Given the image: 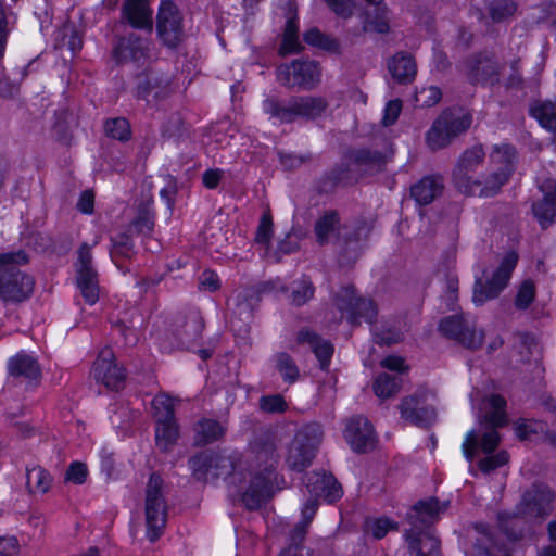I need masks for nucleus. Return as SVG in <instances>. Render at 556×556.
<instances>
[{"label":"nucleus","mask_w":556,"mask_h":556,"mask_svg":"<svg viewBox=\"0 0 556 556\" xmlns=\"http://www.w3.org/2000/svg\"><path fill=\"white\" fill-rule=\"evenodd\" d=\"M212 469L210 480L227 477L232 473L235 466L230 457L211 452Z\"/></svg>","instance_id":"nucleus-51"},{"label":"nucleus","mask_w":556,"mask_h":556,"mask_svg":"<svg viewBox=\"0 0 556 556\" xmlns=\"http://www.w3.org/2000/svg\"><path fill=\"white\" fill-rule=\"evenodd\" d=\"M112 53L117 63L144 64L153 58V43L149 37L131 33L116 40Z\"/></svg>","instance_id":"nucleus-14"},{"label":"nucleus","mask_w":556,"mask_h":556,"mask_svg":"<svg viewBox=\"0 0 556 556\" xmlns=\"http://www.w3.org/2000/svg\"><path fill=\"white\" fill-rule=\"evenodd\" d=\"M8 371L14 379L28 384H37L41 378L39 363L34 356L24 352H20L9 359Z\"/></svg>","instance_id":"nucleus-26"},{"label":"nucleus","mask_w":556,"mask_h":556,"mask_svg":"<svg viewBox=\"0 0 556 556\" xmlns=\"http://www.w3.org/2000/svg\"><path fill=\"white\" fill-rule=\"evenodd\" d=\"M492 160L498 164L496 172L485 180L484 185L477 188V193L480 197H492L496 194L501 187L507 182L510 174L514 170V163L516 160V149L509 144L496 147L492 153Z\"/></svg>","instance_id":"nucleus-15"},{"label":"nucleus","mask_w":556,"mask_h":556,"mask_svg":"<svg viewBox=\"0 0 556 556\" xmlns=\"http://www.w3.org/2000/svg\"><path fill=\"white\" fill-rule=\"evenodd\" d=\"M473 529L476 535L466 556H511L505 544L494 538L488 526L476 523Z\"/></svg>","instance_id":"nucleus-25"},{"label":"nucleus","mask_w":556,"mask_h":556,"mask_svg":"<svg viewBox=\"0 0 556 556\" xmlns=\"http://www.w3.org/2000/svg\"><path fill=\"white\" fill-rule=\"evenodd\" d=\"M336 305L348 314L352 325H358L361 319L371 324L377 316L378 309L371 299L358 296L353 286L342 288L336 296Z\"/></svg>","instance_id":"nucleus-13"},{"label":"nucleus","mask_w":556,"mask_h":556,"mask_svg":"<svg viewBox=\"0 0 556 556\" xmlns=\"http://www.w3.org/2000/svg\"><path fill=\"white\" fill-rule=\"evenodd\" d=\"M387 164L386 155L367 148L350 150L344 161L331 168L323 178V187L329 190L339 185H350L365 175H374L383 170Z\"/></svg>","instance_id":"nucleus-3"},{"label":"nucleus","mask_w":556,"mask_h":556,"mask_svg":"<svg viewBox=\"0 0 556 556\" xmlns=\"http://www.w3.org/2000/svg\"><path fill=\"white\" fill-rule=\"evenodd\" d=\"M346 224H341L339 213L334 210L325 211L315 222L314 233L319 245L333 244V240L342 235Z\"/></svg>","instance_id":"nucleus-28"},{"label":"nucleus","mask_w":556,"mask_h":556,"mask_svg":"<svg viewBox=\"0 0 556 556\" xmlns=\"http://www.w3.org/2000/svg\"><path fill=\"white\" fill-rule=\"evenodd\" d=\"M203 329L204 320L197 309L177 313L169 326V331L177 340L178 345L186 349L200 340Z\"/></svg>","instance_id":"nucleus-17"},{"label":"nucleus","mask_w":556,"mask_h":556,"mask_svg":"<svg viewBox=\"0 0 556 556\" xmlns=\"http://www.w3.org/2000/svg\"><path fill=\"white\" fill-rule=\"evenodd\" d=\"M402 384V379L397 374H380L374 382V392L378 397L387 399L395 395Z\"/></svg>","instance_id":"nucleus-41"},{"label":"nucleus","mask_w":556,"mask_h":556,"mask_svg":"<svg viewBox=\"0 0 556 556\" xmlns=\"http://www.w3.org/2000/svg\"><path fill=\"white\" fill-rule=\"evenodd\" d=\"M92 375L94 379L110 390H119L124 387L125 372L115 362V356L110 348L100 351L93 363Z\"/></svg>","instance_id":"nucleus-21"},{"label":"nucleus","mask_w":556,"mask_h":556,"mask_svg":"<svg viewBox=\"0 0 556 556\" xmlns=\"http://www.w3.org/2000/svg\"><path fill=\"white\" fill-rule=\"evenodd\" d=\"M298 342L308 344L319 362L320 369H328L334 351L333 345L329 341L320 338L311 330L302 329L298 333Z\"/></svg>","instance_id":"nucleus-32"},{"label":"nucleus","mask_w":556,"mask_h":556,"mask_svg":"<svg viewBox=\"0 0 556 556\" xmlns=\"http://www.w3.org/2000/svg\"><path fill=\"white\" fill-rule=\"evenodd\" d=\"M276 369L288 383H294L300 371L294 359L286 352H279L275 355Z\"/></svg>","instance_id":"nucleus-44"},{"label":"nucleus","mask_w":556,"mask_h":556,"mask_svg":"<svg viewBox=\"0 0 556 556\" xmlns=\"http://www.w3.org/2000/svg\"><path fill=\"white\" fill-rule=\"evenodd\" d=\"M529 114L548 131H556V106L552 101L535 100L529 106Z\"/></svg>","instance_id":"nucleus-37"},{"label":"nucleus","mask_w":556,"mask_h":556,"mask_svg":"<svg viewBox=\"0 0 556 556\" xmlns=\"http://www.w3.org/2000/svg\"><path fill=\"white\" fill-rule=\"evenodd\" d=\"M315 293V288L309 278L303 277L292 282V290L289 295L290 303L295 306H302L307 303Z\"/></svg>","instance_id":"nucleus-42"},{"label":"nucleus","mask_w":556,"mask_h":556,"mask_svg":"<svg viewBox=\"0 0 556 556\" xmlns=\"http://www.w3.org/2000/svg\"><path fill=\"white\" fill-rule=\"evenodd\" d=\"M327 108L328 102L325 98L313 96L291 97L286 103L276 97H268L263 101L264 113L281 124L293 123L298 118L316 119Z\"/></svg>","instance_id":"nucleus-5"},{"label":"nucleus","mask_w":556,"mask_h":556,"mask_svg":"<svg viewBox=\"0 0 556 556\" xmlns=\"http://www.w3.org/2000/svg\"><path fill=\"white\" fill-rule=\"evenodd\" d=\"M440 331L470 350L479 349L484 340L482 330L477 331L475 326L466 321L460 315L443 318L439 324Z\"/></svg>","instance_id":"nucleus-20"},{"label":"nucleus","mask_w":556,"mask_h":556,"mask_svg":"<svg viewBox=\"0 0 556 556\" xmlns=\"http://www.w3.org/2000/svg\"><path fill=\"white\" fill-rule=\"evenodd\" d=\"M155 439L157 447L166 452L178 439L179 430L175 419L156 421Z\"/></svg>","instance_id":"nucleus-40"},{"label":"nucleus","mask_w":556,"mask_h":556,"mask_svg":"<svg viewBox=\"0 0 556 556\" xmlns=\"http://www.w3.org/2000/svg\"><path fill=\"white\" fill-rule=\"evenodd\" d=\"M156 30L161 40L169 48L177 47L182 40V17L174 2L166 0L161 3L156 17Z\"/></svg>","instance_id":"nucleus-18"},{"label":"nucleus","mask_w":556,"mask_h":556,"mask_svg":"<svg viewBox=\"0 0 556 556\" xmlns=\"http://www.w3.org/2000/svg\"><path fill=\"white\" fill-rule=\"evenodd\" d=\"M279 443L277 431L265 429L250 444V483L241 497L250 510L258 509L274 494L277 484L276 468L280 459Z\"/></svg>","instance_id":"nucleus-1"},{"label":"nucleus","mask_w":556,"mask_h":556,"mask_svg":"<svg viewBox=\"0 0 556 556\" xmlns=\"http://www.w3.org/2000/svg\"><path fill=\"white\" fill-rule=\"evenodd\" d=\"M189 467L193 477L199 481H210L212 469L211 452H203L189 460Z\"/></svg>","instance_id":"nucleus-46"},{"label":"nucleus","mask_w":556,"mask_h":556,"mask_svg":"<svg viewBox=\"0 0 556 556\" xmlns=\"http://www.w3.org/2000/svg\"><path fill=\"white\" fill-rule=\"evenodd\" d=\"M258 407L266 414H282L288 409V403L281 394H269L260 397Z\"/></svg>","instance_id":"nucleus-52"},{"label":"nucleus","mask_w":556,"mask_h":556,"mask_svg":"<svg viewBox=\"0 0 556 556\" xmlns=\"http://www.w3.org/2000/svg\"><path fill=\"white\" fill-rule=\"evenodd\" d=\"M509 75L504 79L506 90H521L525 87V79L520 72V59L516 58L509 62Z\"/></svg>","instance_id":"nucleus-54"},{"label":"nucleus","mask_w":556,"mask_h":556,"mask_svg":"<svg viewBox=\"0 0 556 556\" xmlns=\"http://www.w3.org/2000/svg\"><path fill=\"white\" fill-rule=\"evenodd\" d=\"M532 212L543 229L556 222V188L545 192L541 201L533 203Z\"/></svg>","instance_id":"nucleus-35"},{"label":"nucleus","mask_w":556,"mask_h":556,"mask_svg":"<svg viewBox=\"0 0 556 556\" xmlns=\"http://www.w3.org/2000/svg\"><path fill=\"white\" fill-rule=\"evenodd\" d=\"M484 151L481 147H473L466 150L453 172L455 187L465 194L475 195L480 180H472L470 173L475 172L484 159Z\"/></svg>","instance_id":"nucleus-16"},{"label":"nucleus","mask_w":556,"mask_h":556,"mask_svg":"<svg viewBox=\"0 0 556 556\" xmlns=\"http://www.w3.org/2000/svg\"><path fill=\"white\" fill-rule=\"evenodd\" d=\"M403 419L418 427L428 428L437 419V412L432 406L424 405L416 395L403 399L400 405Z\"/></svg>","instance_id":"nucleus-27"},{"label":"nucleus","mask_w":556,"mask_h":556,"mask_svg":"<svg viewBox=\"0 0 556 556\" xmlns=\"http://www.w3.org/2000/svg\"><path fill=\"white\" fill-rule=\"evenodd\" d=\"M273 218L269 212H265L260 220L255 240L260 243H268L273 233Z\"/></svg>","instance_id":"nucleus-61"},{"label":"nucleus","mask_w":556,"mask_h":556,"mask_svg":"<svg viewBox=\"0 0 556 556\" xmlns=\"http://www.w3.org/2000/svg\"><path fill=\"white\" fill-rule=\"evenodd\" d=\"M28 263L23 250L0 253V299L5 303H22L34 292L35 279L20 269Z\"/></svg>","instance_id":"nucleus-4"},{"label":"nucleus","mask_w":556,"mask_h":556,"mask_svg":"<svg viewBox=\"0 0 556 556\" xmlns=\"http://www.w3.org/2000/svg\"><path fill=\"white\" fill-rule=\"evenodd\" d=\"M152 408L156 421L175 419L173 399L167 394H157L152 400Z\"/></svg>","instance_id":"nucleus-48"},{"label":"nucleus","mask_w":556,"mask_h":556,"mask_svg":"<svg viewBox=\"0 0 556 556\" xmlns=\"http://www.w3.org/2000/svg\"><path fill=\"white\" fill-rule=\"evenodd\" d=\"M503 64L492 52H480L466 63V75L472 85L494 87L501 84Z\"/></svg>","instance_id":"nucleus-12"},{"label":"nucleus","mask_w":556,"mask_h":556,"mask_svg":"<svg viewBox=\"0 0 556 556\" xmlns=\"http://www.w3.org/2000/svg\"><path fill=\"white\" fill-rule=\"evenodd\" d=\"M105 135L119 141H128L131 137L129 122L124 117L109 118L104 123Z\"/></svg>","instance_id":"nucleus-45"},{"label":"nucleus","mask_w":556,"mask_h":556,"mask_svg":"<svg viewBox=\"0 0 556 556\" xmlns=\"http://www.w3.org/2000/svg\"><path fill=\"white\" fill-rule=\"evenodd\" d=\"M489 405L491 410L484 415L485 421L492 428L504 426L507 421L506 414L504 412L506 406L505 399L498 394H493L489 397ZM498 443L500 435L495 429H491L483 433L481 440L479 434L475 430H471L467 433L464 440L463 452L467 460L472 462L479 446L484 453L491 454L495 451Z\"/></svg>","instance_id":"nucleus-6"},{"label":"nucleus","mask_w":556,"mask_h":556,"mask_svg":"<svg viewBox=\"0 0 556 556\" xmlns=\"http://www.w3.org/2000/svg\"><path fill=\"white\" fill-rule=\"evenodd\" d=\"M112 247L110 249L111 258L117 264L118 257L130 258L134 252V242L128 232L118 233L111 238Z\"/></svg>","instance_id":"nucleus-43"},{"label":"nucleus","mask_w":556,"mask_h":556,"mask_svg":"<svg viewBox=\"0 0 556 556\" xmlns=\"http://www.w3.org/2000/svg\"><path fill=\"white\" fill-rule=\"evenodd\" d=\"M307 488L316 496L333 503L342 496V488L331 473L314 472L307 478Z\"/></svg>","instance_id":"nucleus-31"},{"label":"nucleus","mask_w":556,"mask_h":556,"mask_svg":"<svg viewBox=\"0 0 556 556\" xmlns=\"http://www.w3.org/2000/svg\"><path fill=\"white\" fill-rule=\"evenodd\" d=\"M344 437L351 447L357 453L372 450L376 442L372 426L363 416L352 417L348 420Z\"/></svg>","instance_id":"nucleus-24"},{"label":"nucleus","mask_w":556,"mask_h":556,"mask_svg":"<svg viewBox=\"0 0 556 556\" xmlns=\"http://www.w3.org/2000/svg\"><path fill=\"white\" fill-rule=\"evenodd\" d=\"M369 229L363 219L346 223L341 236L333 240V252L338 265L351 268L355 265L363 252L362 241L366 240Z\"/></svg>","instance_id":"nucleus-10"},{"label":"nucleus","mask_w":556,"mask_h":556,"mask_svg":"<svg viewBox=\"0 0 556 556\" xmlns=\"http://www.w3.org/2000/svg\"><path fill=\"white\" fill-rule=\"evenodd\" d=\"M395 528V523L392 522L389 518H377L372 520H368L366 522V532L371 534L376 540H380L386 536V534Z\"/></svg>","instance_id":"nucleus-56"},{"label":"nucleus","mask_w":556,"mask_h":556,"mask_svg":"<svg viewBox=\"0 0 556 556\" xmlns=\"http://www.w3.org/2000/svg\"><path fill=\"white\" fill-rule=\"evenodd\" d=\"M163 488L162 477L152 472L144 490L147 536L150 542H155L162 535L167 522V503Z\"/></svg>","instance_id":"nucleus-7"},{"label":"nucleus","mask_w":556,"mask_h":556,"mask_svg":"<svg viewBox=\"0 0 556 556\" xmlns=\"http://www.w3.org/2000/svg\"><path fill=\"white\" fill-rule=\"evenodd\" d=\"M329 10L334 13L338 17L348 20L352 17L354 13V1L353 0H323Z\"/></svg>","instance_id":"nucleus-58"},{"label":"nucleus","mask_w":556,"mask_h":556,"mask_svg":"<svg viewBox=\"0 0 556 556\" xmlns=\"http://www.w3.org/2000/svg\"><path fill=\"white\" fill-rule=\"evenodd\" d=\"M554 493L542 483H534L527 490L520 502V511L529 517L545 518L552 511Z\"/></svg>","instance_id":"nucleus-22"},{"label":"nucleus","mask_w":556,"mask_h":556,"mask_svg":"<svg viewBox=\"0 0 556 556\" xmlns=\"http://www.w3.org/2000/svg\"><path fill=\"white\" fill-rule=\"evenodd\" d=\"M16 20V15L13 12H8L4 3L0 0V59L4 54L8 36L12 29Z\"/></svg>","instance_id":"nucleus-50"},{"label":"nucleus","mask_w":556,"mask_h":556,"mask_svg":"<svg viewBox=\"0 0 556 556\" xmlns=\"http://www.w3.org/2000/svg\"><path fill=\"white\" fill-rule=\"evenodd\" d=\"M535 298V286L533 281L526 280L521 283L515 299V305L518 309H527Z\"/></svg>","instance_id":"nucleus-55"},{"label":"nucleus","mask_w":556,"mask_h":556,"mask_svg":"<svg viewBox=\"0 0 556 556\" xmlns=\"http://www.w3.org/2000/svg\"><path fill=\"white\" fill-rule=\"evenodd\" d=\"M122 13L134 28L152 31V10L149 0H125Z\"/></svg>","instance_id":"nucleus-29"},{"label":"nucleus","mask_w":556,"mask_h":556,"mask_svg":"<svg viewBox=\"0 0 556 556\" xmlns=\"http://www.w3.org/2000/svg\"><path fill=\"white\" fill-rule=\"evenodd\" d=\"M52 483L50 473L42 467L27 468L26 486L30 493L43 494L49 491Z\"/></svg>","instance_id":"nucleus-38"},{"label":"nucleus","mask_w":556,"mask_h":556,"mask_svg":"<svg viewBox=\"0 0 556 556\" xmlns=\"http://www.w3.org/2000/svg\"><path fill=\"white\" fill-rule=\"evenodd\" d=\"M375 342L380 345L399 343L403 333L396 328L383 327L380 331L374 330Z\"/></svg>","instance_id":"nucleus-59"},{"label":"nucleus","mask_w":556,"mask_h":556,"mask_svg":"<svg viewBox=\"0 0 556 556\" xmlns=\"http://www.w3.org/2000/svg\"><path fill=\"white\" fill-rule=\"evenodd\" d=\"M446 302L447 306L453 309L457 300L458 276L455 273H448L445 278Z\"/></svg>","instance_id":"nucleus-63"},{"label":"nucleus","mask_w":556,"mask_h":556,"mask_svg":"<svg viewBox=\"0 0 556 556\" xmlns=\"http://www.w3.org/2000/svg\"><path fill=\"white\" fill-rule=\"evenodd\" d=\"M517 262V253L514 251L508 252L490 279L485 281L481 278L476 279L472 295L473 303L476 305H482L486 301L497 298L508 285Z\"/></svg>","instance_id":"nucleus-11"},{"label":"nucleus","mask_w":556,"mask_h":556,"mask_svg":"<svg viewBox=\"0 0 556 556\" xmlns=\"http://www.w3.org/2000/svg\"><path fill=\"white\" fill-rule=\"evenodd\" d=\"M450 502L437 497L418 501L407 513L405 540L409 556H440V541L433 535L431 526L440 519Z\"/></svg>","instance_id":"nucleus-2"},{"label":"nucleus","mask_w":556,"mask_h":556,"mask_svg":"<svg viewBox=\"0 0 556 556\" xmlns=\"http://www.w3.org/2000/svg\"><path fill=\"white\" fill-rule=\"evenodd\" d=\"M444 189L443 177L428 175L410 187V197L419 205H428L439 198Z\"/></svg>","instance_id":"nucleus-30"},{"label":"nucleus","mask_w":556,"mask_h":556,"mask_svg":"<svg viewBox=\"0 0 556 556\" xmlns=\"http://www.w3.org/2000/svg\"><path fill=\"white\" fill-rule=\"evenodd\" d=\"M323 437L324 431L319 424L312 422L300 428L289 446L287 466L299 472L311 466Z\"/></svg>","instance_id":"nucleus-9"},{"label":"nucleus","mask_w":556,"mask_h":556,"mask_svg":"<svg viewBox=\"0 0 556 556\" xmlns=\"http://www.w3.org/2000/svg\"><path fill=\"white\" fill-rule=\"evenodd\" d=\"M59 46L67 48L72 55H74L81 49L83 39L74 27L66 25L60 30Z\"/></svg>","instance_id":"nucleus-53"},{"label":"nucleus","mask_w":556,"mask_h":556,"mask_svg":"<svg viewBox=\"0 0 556 556\" xmlns=\"http://www.w3.org/2000/svg\"><path fill=\"white\" fill-rule=\"evenodd\" d=\"M137 79V98L148 103L164 100L172 92L168 76L155 70L144 72Z\"/></svg>","instance_id":"nucleus-23"},{"label":"nucleus","mask_w":556,"mask_h":556,"mask_svg":"<svg viewBox=\"0 0 556 556\" xmlns=\"http://www.w3.org/2000/svg\"><path fill=\"white\" fill-rule=\"evenodd\" d=\"M508 454L506 451H501L494 455L484 457L478 463L479 469L483 473H491L497 468L508 463Z\"/></svg>","instance_id":"nucleus-57"},{"label":"nucleus","mask_w":556,"mask_h":556,"mask_svg":"<svg viewBox=\"0 0 556 556\" xmlns=\"http://www.w3.org/2000/svg\"><path fill=\"white\" fill-rule=\"evenodd\" d=\"M388 70L399 84H409L414 80L417 66L414 58L406 52L394 54L388 62Z\"/></svg>","instance_id":"nucleus-33"},{"label":"nucleus","mask_w":556,"mask_h":556,"mask_svg":"<svg viewBox=\"0 0 556 556\" xmlns=\"http://www.w3.org/2000/svg\"><path fill=\"white\" fill-rule=\"evenodd\" d=\"M304 41L313 47H317L327 51L338 48L336 39L325 35L318 28L314 27L304 33Z\"/></svg>","instance_id":"nucleus-49"},{"label":"nucleus","mask_w":556,"mask_h":556,"mask_svg":"<svg viewBox=\"0 0 556 556\" xmlns=\"http://www.w3.org/2000/svg\"><path fill=\"white\" fill-rule=\"evenodd\" d=\"M20 545L15 536H0V556H18Z\"/></svg>","instance_id":"nucleus-64"},{"label":"nucleus","mask_w":556,"mask_h":556,"mask_svg":"<svg viewBox=\"0 0 556 556\" xmlns=\"http://www.w3.org/2000/svg\"><path fill=\"white\" fill-rule=\"evenodd\" d=\"M471 115L462 110H444L426 134V141L432 151L446 148L471 125Z\"/></svg>","instance_id":"nucleus-8"},{"label":"nucleus","mask_w":556,"mask_h":556,"mask_svg":"<svg viewBox=\"0 0 556 556\" xmlns=\"http://www.w3.org/2000/svg\"><path fill=\"white\" fill-rule=\"evenodd\" d=\"M292 70L298 87L300 88L312 89L319 81L320 70L316 62L293 61Z\"/></svg>","instance_id":"nucleus-36"},{"label":"nucleus","mask_w":556,"mask_h":556,"mask_svg":"<svg viewBox=\"0 0 556 556\" xmlns=\"http://www.w3.org/2000/svg\"><path fill=\"white\" fill-rule=\"evenodd\" d=\"M88 475L87 466L81 462H73L65 472V481L83 484Z\"/></svg>","instance_id":"nucleus-60"},{"label":"nucleus","mask_w":556,"mask_h":556,"mask_svg":"<svg viewBox=\"0 0 556 556\" xmlns=\"http://www.w3.org/2000/svg\"><path fill=\"white\" fill-rule=\"evenodd\" d=\"M151 205V199L141 203L138 206L137 216L130 225V229H134L139 235H150L154 228V213Z\"/></svg>","instance_id":"nucleus-39"},{"label":"nucleus","mask_w":556,"mask_h":556,"mask_svg":"<svg viewBox=\"0 0 556 556\" xmlns=\"http://www.w3.org/2000/svg\"><path fill=\"white\" fill-rule=\"evenodd\" d=\"M516 10L517 4L513 0H493L488 7V12L495 23L513 16Z\"/></svg>","instance_id":"nucleus-47"},{"label":"nucleus","mask_w":556,"mask_h":556,"mask_svg":"<svg viewBox=\"0 0 556 556\" xmlns=\"http://www.w3.org/2000/svg\"><path fill=\"white\" fill-rule=\"evenodd\" d=\"M226 422L213 418H202L194 425V443L204 446L224 438Z\"/></svg>","instance_id":"nucleus-34"},{"label":"nucleus","mask_w":556,"mask_h":556,"mask_svg":"<svg viewBox=\"0 0 556 556\" xmlns=\"http://www.w3.org/2000/svg\"><path fill=\"white\" fill-rule=\"evenodd\" d=\"M91 247L83 243L78 250V263L76 269L77 287L85 301L94 304L99 300L98 274L92 265Z\"/></svg>","instance_id":"nucleus-19"},{"label":"nucleus","mask_w":556,"mask_h":556,"mask_svg":"<svg viewBox=\"0 0 556 556\" xmlns=\"http://www.w3.org/2000/svg\"><path fill=\"white\" fill-rule=\"evenodd\" d=\"M402 111V102L401 100H391L387 103L384 108V113L382 117V124L384 126L393 125Z\"/></svg>","instance_id":"nucleus-62"}]
</instances>
